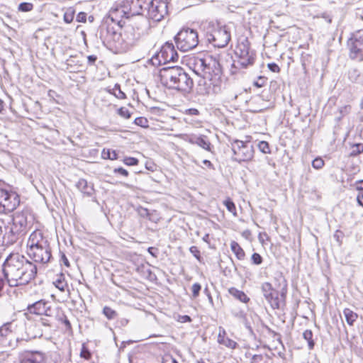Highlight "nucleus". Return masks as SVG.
Instances as JSON below:
<instances>
[{
	"instance_id": "10",
	"label": "nucleus",
	"mask_w": 363,
	"mask_h": 363,
	"mask_svg": "<svg viewBox=\"0 0 363 363\" xmlns=\"http://www.w3.org/2000/svg\"><path fill=\"white\" fill-rule=\"evenodd\" d=\"M148 18L159 22L167 14V3L164 0H152L147 4Z\"/></svg>"
},
{
	"instance_id": "1",
	"label": "nucleus",
	"mask_w": 363,
	"mask_h": 363,
	"mask_svg": "<svg viewBox=\"0 0 363 363\" xmlns=\"http://www.w3.org/2000/svg\"><path fill=\"white\" fill-rule=\"evenodd\" d=\"M2 271L11 287L25 286L33 280L38 272L35 264L18 253H11L5 259Z\"/></svg>"
},
{
	"instance_id": "13",
	"label": "nucleus",
	"mask_w": 363,
	"mask_h": 363,
	"mask_svg": "<svg viewBox=\"0 0 363 363\" xmlns=\"http://www.w3.org/2000/svg\"><path fill=\"white\" fill-rule=\"evenodd\" d=\"M28 311L30 313L52 318L55 315L57 308H52L50 302L41 299L31 305H28Z\"/></svg>"
},
{
	"instance_id": "39",
	"label": "nucleus",
	"mask_w": 363,
	"mask_h": 363,
	"mask_svg": "<svg viewBox=\"0 0 363 363\" xmlns=\"http://www.w3.org/2000/svg\"><path fill=\"white\" fill-rule=\"evenodd\" d=\"M74 16V10L72 8H69L66 10L64 13V21L66 23H70L72 22Z\"/></svg>"
},
{
	"instance_id": "63",
	"label": "nucleus",
	"mask_w": 363,
	"mask_h": 363,
	"mask_svg": "<svg viewBox=\"0 0 363 363\" xmlns=\"http://www.w3.org/2000/svg\"><path fill=\"white\" fill-rule=\"evenodd\" d=\"M357 201L359 206H363V194H359L357 196Z\"/></svg>"
},
{
	"instance_id": "51",
	"label": "nucleus",
	"mask_w": 363,
	"mask_h": 363,
	"mask_svg": "<svg viewBox=\"0 0 363 363\" xmlns=\"http://www.w3.org/2000/svg\"><path fill=\"white\" fill-rule=\"evenodd\" d=\"M124 163L128 166H135L138 164V160L135 157H125L123 160Z\"/></svg>"
},
{
	"instance_id": "40",
	"label": "nucleus",
	"mask_w": 363,
	"mask_h": 363,
	"mask_svg": "<svg viewBox=\"0 0 363 363\" xmlns=\"http://www.w3.org/2000/svg\"><path fill=\"white\" fill-rule=\"evenodd\" d=\"M363 152V144L362 143H357L354 144L352 147V151L350 152L351 156H357Z\"/></svg>"
},
{
	"instance_id": "7",
	"label": "nucleus",
	"mask_w": 363,
	"mask_h": 363,
	"mask_svg": "<svg viewBox=\"0 0 363 363\" xmlns=\"http://www.w3.org/2000/svg\"><path fill=\"white\" fill-rule=\"evenodd\" d=\"M233 160L239 163L251 161L254 157V147L250 142L234 140L231 143Z\"/></svg>"
},
{
	"instance_id": "47",
	"label": "nucleus",
	"mask_w": 363,
	"mask_h": 363,
	"mask_svg": "<svg viewBox=\"0 0 363 363\" xmlns=\"http://www.w3.org/2000/svg\"><path fill=\"white\" fill-rule=\"evenodd\" d=\"M55 286L60 290L61 291H65L66 287L67 286V283L64 279H58L55 281Z\"/></svg>"
},
{
	"instance_id": "12",
	"label": "nucleus",
	"mask_w": 363,
	"mask_h": 363,
	"mask_svg": "<svg viewBox=\"0 0 363 363\" xmlns=\"http://www.w3.org/2000/svg\"><path fill=\"white\" fill-rule=\"evenodd\" d=\"M27 254L35 262L48 263L52 257L48 243L33 248H28Z\"/></svg>"
},
{
	"instance_id": "60",
	"label": "nucleus",
	"mask_w": 363,
	"mask_h": 363,
	"mask_svg": "<svg viewBox=\"0 0 363 363\" xmlns=\"http://www.w3.org/2000/svg\"><path fill=\"white\" fill-rule=\"evenodd\" d=\"M186 113L191 116H197L199 115V111L196 108H189L186 110Z\"/></svg>"
},
{
	"instance_id": "41",
	"label": "nucleus",
	"mask_w": 363,
	"mask_h": 363,
	"mask_svg": "<svg viewBox=\"0 0 363 363\" xmlns=\"http://www.w3.org/2000/svg\"><path fill=\"white\" fill-rule=\"evenodd\" d=\"M33 8V5L28 2H22L18 5V10L22 12L30 11Z\"/></svg>"
},
{
	"instance_id": "42",
	"label": "nucleus",
	"mask_w": 363,
	"mask_h": 363,
	"mask_svg": "<svg viewBox=\"0 0 363 363\" xmlns=\"http://www.w3.org/2000/svg\"><path fill=\"white\" fill-rule=\"evenodd\" d=\"M257 146H258L259 150L263 153L268 154V153H270V152H271L269 143L266 141H260L258 143Z\"/></svg>"
},
{
	"instance_id": "4",
	"label": "nucleus",
	"mask_w": 363,
	"mask_h": 363,
	"mask_svg": "<svg viewBox=\"0 0 363 363\" xmlns=\"http://www.w3.org/2000/svg\"><path fill=\"white\" fill-rule=\"evenodd\" d=\"M277 280L281 286L280 292L275 290L269 282L262 284V293L273 309H279L285 306L286 294L287 292V282L281 274H279Z\"/></svg>"
},
{
	"instance_id": "59",
	"label": "nucleus",
	"mask_w": 363,
	"mask_h": 363,
	"mask_svg": "<svg viewBox=\"0 0 363 363\" xmlns=\"http://www.w3.org/2000/svg\"><path fill=\"white\" fill-rule=\"evenodd\" d=\"M265 82L264 78L259 77L258 80L254 83L255 86L257 87H262Z\"/></svg>"
},
{
	"instance_id": "3",
	"label": "nucleus",
	"mask_w": 363,
	"mask_h": 363,
	"mask_svg": "<svg viewBox=\"0 0 363 363\" xmlns=\"http://www.w3.org/2000/svg\"><path fill=\"white\" fill-rule=\"evenodd\" d=\"M160 77L164 86L183 93H189L194 86L193 79L179 66L162 68L160 71Z\"/></svg>"
},
{
	"instance_id": "29",
	"label": "nucleus",
	"mask_w": 363,
	"mask_h": 363,
	"mask_svg": "<svg viewBox=\"0 0 363 363\" xmlns=\"http://www.w3.org/2000/svg\"><path fill=\"white\" fill-rule=\"evenodd\" d=\"M21 363H47L43 353L37 352L31 357L24 359Z\"/></svg>"
},
{
	"instance_id": "43",
	"label": "nucleus",
	"mask_w": 363,
	"mask_h": 363,
	"mask_svg": "<svg viewBox=\"0 0 363 363\" xmlns=\"http://www.w3.org/2000/svg\"><path fill=\"white\" fill-rule=\"evenodd\" d=\"M80 357L88 360L91 358V354L89 349L85 346L84 344L82 345L81 351H80Z\"/></svg>"
},
{
	"instance_id": "53",
	"label": "nucleus",
	"mask_w": 363,
	"mask_h": 363,
	"mask_svg": "<svg viewBox=\"0 0 363 363\" xmlns=\"http://www.w3.org/2000/svg\"><path fill=\"white\" fill-rule=\"evenodd\" d=\"M113 173L116 174H120L121 175L125 177H127L128 176V172L123 167H118V168H115L113 169Z\"/></svg>"
},
{
	"instance_id": "50",
	"label": "nucleus",
	"mask_w": 363,
	"mask_h": 363,
	"mask_svg": "<svg viewBox=\"0 0 363 363\" xmlns=\"http://www.w3.org/2000/svg\"><path fill=\"white\" fill-rule=\"evenodd\" d=\"M118 114H119L121 116H122V117H123V118H126V119L130 118V116H131V114H130V113L129 112V111H128L127 108H124V107H121V108H120L118 110Z\"/></svg>"
},
{
	"instance_id": "45",
	"label": "nucleus",
	"mask_w": 363,
	"mask_h": 363,
	"mask_svg": "<svg viewBox=\"0 0 363 363\" xmlns=\"http://www.w3.org/2000/svg\"><path fill=\"white\" fill-rule=\"evenodd\" d=\"M201 290V286L199 283H195L192 285L191 291H192V298H196L199 296V293Z\"/></svg>"
},
{
	"instance_id": "57",
	"label": "nucleus",
	"mask_w": 363,
	"mask_h": 363,
	"mask_svg": "<svg viewBox=\"0 0 363 363\" xmlns=\"http://www.w3.org/2000/svg\"><path fill=\"white\" fill-rule=\"evenodd\" d=\"M138 213L142 217H147L149 216L148 210L142 207L138 209Z\"/></svg>"
},
{
	"instance_id": "61",
	"label": "nucleus",
	"mask_w": 363,
	"mask_h": 363,
	"mask_svg": "<svg viewBox=\"0 0 363 363\" xmlns=\"http://www.w3.org/2000/svg\"><path fill=\"white\" fill-rule=\"evenodd\" d=\"M148 252L155 257H157V249L150 247L147 249Z\"/></svg>"
},
{
	"instance_id": "19",
	"label": "nucleus",
	"mask_w": 363,
	"mask_h": 363,
	"mask_svg": "<svg viewBox=\"0 0 363 363\" xmlns=\"http://www.w3.org/2000/svg\"><path fill=\"white\" fill-rule=\"evenodd\" d=\"M46 243H48V241L44 238L41 230H36L30 235L27 246L28 248H33Z\"/></svg>"
},
{
	"instance_id": "36",
	"label": "nucleus",
	"mask_w": 363,
	"mask_h": 363,
	"mask_svg": "<svg viewBox=\"0 0 363 363\" xmlns=\"http://www.w3.org/2000/svg\"><path fill=\"white\" fill-rule=\"evenodd\" d=\"M233 315L242 320L243 322H245V327L250 331L252 332V329L251 328V326L247 323V319H246V314L245 313L244 311H237V312H233Z\"/></svg>"
},
{
	"instance_id": "34",
	"label": "nucleus",
	"mask_w": 363,
	"mask_h": 363,
	"mask_svg": "<svg viewBox=\"0 0 363 363\" xmlns=\"http://www.w3.org/2000/svg\"><path fill=\"white\" fill-rule=\"evenodd\" d=\"M313 337V334L311 330H306L303 333V337L304 340H306L307 341L309 350H312L315 345V342H314Z\"/></svg>"
},
{
	"instance_id": "25",
	"label": "nucleus",
	"mask_w": 363,
	"mask_h": 363,
	"mask_svg": "<svg viewBox=\"0 0 363 363\" xmlns=\"http://www.w3.org/2000/svg\"><path fill=\"white\" fill-rule=\"evenodd\" d=\"M246 357L250 358V363H271V359L267 354H252L248 352Z\"/></svg>"
},
{
	"instance_id": "58",
	"label": "nucleus",
	"mask_w": 363,
	"mask_h": 363,
	"mask_svg": "<svg viewBox=\"0 0 363 363\" xmlns=\"http://www.w3.org/2000/svg\"><path fill=\"white\" fill-rule=\"evenodd\" d=\"M97 60V57L96 55H91L87 57L88 64L90 65H94Z\"/></svg>"
},
{
	"instance_id": "5",
	"label": "nucleus",
	"mask_w": 363,
	"mask_h": 363,
	"mask_svg": "<svg viewBox=\"0 0 363 363\" xmlns=\"http://www.w3.org/2000/svg\"><path fill=\"white\" fill-rule=\"evenodd\" d=\"M206 40L214 47L224 48L230 40V32L225 26L216 21H208L203 24Z\"/></svg>"
},
{
	"instance_id": "28",
	"label": "nucleus",
	"mask_w": 363,
	"mask_h": 363,
	"mask_svg": "<svg viewBox=\"0 0 363 363\" xmlns=\"http://www.w3.org/2000/svg\"><path fill=\"white\" fill-rule=\"evenodd\" d=\"M54 316H55V319L65 325L66 330L69 332L72 330V325L69 320H68L67 317L62 313V311H60L57 308Z\"/></svg>"
},
{
	"instance_id": "27",
	"label": "nucleus",
	"mask_w": 363,
	"mask_h": 363,
	"mask_svg": "<svg viewBox=\"0 0 363 363\" xmlns=\"http://www.w3.org/2000/svg\"><path fill=\"white\" fill-rule=\"evenodd\" d=\"M229 294L236 299L239 300L242 303H247L250 301V298L243 292L236 288L232 287L228 289Z\"/></svg>"
},
{
	"instance_id": "24",
	"label": "nucleus",
	"mask_w": 363,
	"mask_h": 363,
	"mask_svg": "<svg viewBox=\"0 0 363 363\" xmlns=\"http://www.w3.org/2000/svg\"><path fill=\"white\" fill-rule=\"evenodd\" d=\"M254 53L250 50V45L247 40L242 42L238 45L235 50L236 56L240 58L241 57H247V55Z\"/></svg>"
},
{
	"instance_id": "18",
	"label": "nucleus",
	"mask_w": 363,
	"mask_h": 363,
	"mask_svg": "<svg viewBox=\"0 0 363 363\" xmlns=\"http://www.w3.org/2000/svg\"><path fill=\"white\" fill-rule=\"evenodd\" d=\"M4 234H2V244L9 245L13 244L17 240L18 235L22 233L21 230H17V228L14 225L11 227L6 226Z\"/></svg>"
},
{
	"instance_id": "15",
	"label": "nucleus",
	"mask_w": 363,
	"mask_h": 363,
	"mask_svg": "<svg viewBox=\"0 0 363 363\" xmlns=\"http://www.w3.org/2000/svg\"><path fill=\"white\" fill-rule=\"evenodd\" d=\"M183 139L190 144L196 145L206 151L210 152H213V146L211 143L208 138L205 135H184Z\"/></svg>"
},
{
	"instance_id": "16",
	"label": "nucleus",
	"mask_w": 363,
	"mask_h": 363,
	"mask_svg": "<svg viewBox=\"0 0 363 363\" xmlns=\"http://www.w3.org/2000/svg\"><path fill=\"white\" fill-rule=\"evenodd\" d=\"M139 37L140 33H136L133 26H126L125 30H123V33H113V38H117L118 39L121 38L122 40L125 42L127 46L133 45L138 40Z\"/></svg>"
},
{
	"instance_id": "8",
	"label": "nucleus",
	"mask_w": 363,
	"mask_h": 363,
	"mask_svg": "<svg viewBox=\"0 0 363 363\" xmlns=\"http://www.w3.org/2000/svg\"><path fill=\"white\" fill-rule=\"evenodd\" d=\"M178 59L179 55L174 45L167 42L162 46L160 52H157L152 55L150 62L153 66H160L162 64L177 62Z\"/></svg>"
},
{
	"instance_id": "62",
	"label": "nucleus",
	"mask_w": 363,
	"mask_h": 363,
	"mask_svg": "<svg viewBox=\"0 0 363 363\" xmlns=\"http://www.w3.org/2000/svg\"><path fill=\"white\" fill-rule=\"evenodd\" d=\"M356 184H357L356 189L358 191H363V179L357 181Z\"/></svg>"
},
{
	"instance_id": "46",
	"label": "nucleus",
	"mask_w": 363,
	"mask_h": 363,
	"mask_svg": "<svg viewBox=\"0 0 363 363\" xmlns=\"http://www.w3.org/2000/svg\"><path fill=\"white\" fill-rule=\"evenodd\" d=\"M324 165V160L320 157H316L312 161V166L316 169H321Z\"/></svg>"
},
{
	"instance_id": "22",
	"label": "nucleus",
	"mask_w": 363,
	"mask_h": 363,
	"mask_svg": "<svg viewBox=\"0 0 363 363\" xmlns=\"http://www.w3.org/2000/svg\"><path fill=\"white\" fill-rule=\"evenodd\" d=\"M76 187L84 194L91 196L94 194V189L91 184H89L84 179H80L76 184Z\"/></svg>"
},
{
	"instance_id": "35",
	"label": "nucleus",
	"mask_w": 363,
	"mask_h": 363,
	"mask_svg": "<svg viewBox=\"0 0 363 363\" xmlns=\"http://www.w3.org/2000/svg\"><path fill=\"white\" fill-rule=\"evenodd\" d=\"M101 157L104 160H115L118 158V154L116 150L104 149L101 152Z\"/></svg>"
},
{
	"instance_id": "30",
	"label": "nucleus",
	"mask_w": 363,
	"mask_h": 363,
	"mask_svg": "<svg viewBox=\"0 0 363 363\" xmlns=\"http://www.w3.org/2000/svg\"><path fill=\"white\" fill-rule=\"evenodd\" d=\"M230 249L239 260H242L245 259V251L237 242L234 240L231 241Z\"/></svg>"
},
{
	"instance_id": "32",
	"label": "nucleus",
	"mask_w": 363,
	"mask_h": 363,
	"mask_svg": "<svg viewBox=\"0 0 363 363\" xmlns=\"http://www.w3.org/2000/svg\"><path fill=\"white\" fill-rule=\"evenodd\" d=\"M55 319V317L52 316V318L47 317V316H42L40 318V319L38 320V322L35 324L34 327L38 328L40 325L51 328L52 326L54 320Z\"/></svg>"
},
{
	"instance_id": "14",
	"label": "nucleus",
	"mask_w": 363,
	"mask_h": 363,
	"mask_svg": "<svg viewBox=\"0 0 363 363\" xmlns=\"http://www.w3.org/2000/svg\"><path fill=\"white\" fill-rule=\"evenodd\" d=\"M13 321L4 323L0 326V345L4 347H11L13 346V340L14 338Z\"/></svg>"
},
{
	"instance_id": "9",
	"label": "nucleus",
	"mask_w": 363,
	"mask_h": 363,
	"mask_svg": "<svg viewBox=\"0 0 363 363\" xmlns=\"http://www.w3.org/2000/svg\"><path fill=\"white\" fill-rule=\"evenodd\" d=\"M349 57L358 62L363 61V29L352 33L347 41Z\"/></svg>"
},
{
	"instance_id": "52",
	"label": "nucleus",
	"mask_w": 363,
	"mask_h": 363,
	"mask_svg": "<svg viewBox=\"0 0 363 363\" xmlns=\"http://www.w3.org/2000/svg\"><path fill=\"white\" fill-rule=\"evenodd\" d=\"M189 251L198 260H200L201 254L197 247L191 246Z\"/></svg>"
},
{
	"instance_id": "26",
	"label": "nucleus",
	"mask_w": 363,
	"mask_h": 363,
	"mask_svg": "<svg viewBox=\"0 0 363 363\" xmlns=\"http://www.w3.org/2000/svg\"><path fill=\"white\" fill-rule=\"evenodd\" d=\"M130 14L132 16L141 14L143 6L142 4L143 0H129Z\"/></svg>"
},
{
	"instance_id": "20",
	"label": "nucleus",
	"mask_w": 363,
	"mask_h": 363,
	"mask_svg": "<svg viewBox=\"0 0 363 363\" xmlns=\"http://www.w3.org/2000/svg\"><path fill=\"white\" fill-rule=\"evenodd\" d=\"M108 18L112 22L116 23L120 27H123L125 23L123 20V18H125V13L123 12L118 5L111 8L109 11Z\"/></svg>"
},
{
	"instance_id": "56",
	"label": "nucleus",
	"mask_w": 363,
	"mask_h": 363,
	"mask_svg": "<svg viewBox=\"0 0 363 363\" xmlns=\"http://www.w3.org/2000/svg\"><path fill=\"white\" fill-rule=\"evenodd\" d=\"M77 21L78 22L84 23L86 21V13L84 12H79L77 16Z\"/></svg>"
},
{
	"instance_id": "37",
	"label": "nucleus",
	"mask_w": 363,
	"mask_h": 363,
	"mask_svg": "<svg viewBox=\"0 0 363 363\" xmlns=\"http://www.w3.org/2000/svg\"><path fill=\"white\" fill-rule=\"evenodd\" d=\"M103 314L108 319L113 320L116 318L117 313L116 311L112 309L111 307L105 306L103 308Z\"/></svg>"
},
{
	"instance_id": "17",
	"label": "nucleus",
	"mask_w": 363,
	"mask_h": 363,
	"mask_svg": "<svg viewBox=\"0 0 363 363\" xmlns=\"http://www.w3.org/2000/svg\"><path fill=\"white\" fill-rule=\"evenodd\" d=\"M28 216L27 211L15 213L12 218V225L21 232L26 231L28 227Z\"/></svg>"
},
{
	"instance_id": "33",
	"label": "nucleus",
	"mask_w": 363,
	"mask_h": 363,
	"mask_svg": "<svg viewBox=\"0 0 363 363\" xmlns=\"http://www.w3.org/2000/svg\"><path fill=\"white\" fill-rule=\"evenodd\" d=\"M108 92L119 99L126 98L125 94L121 89V86L118 84H116L112 89L108 90Z\"/></svg>"
},
{
	"instance_id": "55",
	"label": "nucleus",
	"mask_w": 363,
	"mask_h": 363,
	"mask_svg": "<svg viewBox=\"0 0 363 363\" xmlns=\"http://www.w3.org/2000/svg\"><path fill=\"white\" fill-rule=\"evenodd\" d=\"M267 67L269 69L273 72L277 73L280 71L279 67L274 62L269 63Z\"/></svg>"
},
{
	"instance_id": "38",
	"label": "nucleus",
	"mask_w": 363,
	"mask_h": 363,
	"mask_svg": "<svg viewBox=\"0 0 363 363\" xmlns=\"http://www.w3.org/2000/svg\"><path fill=\"white\" fill-rule=\"evenodd\" d=\"M118 6L122 9L123 12L125 13V18H129L132 15L130 14V11H129L130 2L129 0H125L122 1Z\"/></svg>"
},
{
	"instance_id": "23",
	"label": "nucleus",
	"mask_w": 363,
	"mask_h": 363,
	"mask_svg": "<svg viewBox=\"0 0 363 363\" xmlns=\"http://www.w3.org/2000/svg\"><path fill=\"white\" fill-rule=\"evenodd\" d=\"M247 56V57H241L238 58V61L234 62L233 66H234L236 68H247L248 67V66L252 65L255 62V53L248 55Z\"/></svg>"
},
{
	"instance_id": "64",
	"label": "nucleus",
	"mask_w": 363,
	"mask_h": 363,
	"mask_svg": "<svg viewBox=\"0 0 363 363\" xmlns=\"http://www.w3.org/2000/svg\"><path fill=\"white\" fill-rule=\"evenodd\" d=\"M203 163L206 165L207 167H208L209 168H213V164L211 162V161L208 160H204L203 161Z\"/></svg>"
},
{
	"instance_id": "2",
	"label": "nucleus",
	"mask_w": 363,
	"mask_h": 363,
	"mask_svg": "<svg viewBox=\"0 0 363 363\" xmlns=\"http://www.w3.org/2000/svg\"><path fill=\"white\" fill-rule=\"evenodd\" d=\"M194 72L201 76L206 85L205 92L216 93L222 82V69L219 62L212 56L199 58L194 64Z\"/></svg>"
},
{
	"instance_id": "49",
	"label": "nucleus",
	"mask_w": 363,
	"mask_h": 363,
	"mask_svg": "<svg viewBox=\"0 0 363 363\" xmlns=\"http://www.w3.org/2000/svg\"><path fill=\"white\" fill-rule=\"evenodd\" d=\"M251 259L252 263L256 265L261 264L263 260L262 256L257 252L252 254Z\"/></svg>"
},
{
	"instance_id": "21",
	"label": "nucleus",
	"mask_w": 363,
	"mask_h": 363,
	"mask_svg": "<svg viewBox=\"0 0 363 363\" xmlns=\"http://www.w3.org/2000/svg\"><path fill=\"white\" fill-rule=\"evenodd\" d=\"M218 342L220 345H223L226 347L232 350L235 349L238 346V343L235 341L230 339L228 337H226V332L222 327L219 328Z\"/></svg>"
},
{
	"instance_id": "54",
	"label": "nucleus",
	"mask_w": 363,
	"mask_h": 363,
	"mask_svg": "<svg viewBox=\"0 0 363 363\" xmlns=\"http://www.w3.org/2000/svg\"><path fill=\"white\" fill-rule=\"evenodd\" d=\"M60 262L63 263L67 267H69L70 266V264H69V262L67 259V257H66L65 254L62 252H60Z\"/></svg>"
},
{
	"instance_id": "48",
	"label": "nucleus",
	"mask_w": 363,
	"mask_h": 363,
	"mask_svg": "<svg viewBox=\"0 0 363 363\" xmlns=\"http://www.w3.org/2000/svg\"><path fill=\"white\" fill-rule=\"evenodd\" d=\"M135 123L137 125H139L140 127H147L148 125V121L147 120L144 118V117H138L135 119Z\"/></svg>"
},
{
	"instance_id": "11",
	"label": "nucleus",
	"mask_w": 363,
	"mask_h": 363,
	"mask_svg": "<svg viewBox=\"0 0 363 363\" xmlns=\"http://www.w3.org/2000/svg\"><path fill=\"white\" fill-rule=\"evenodd\" d=\"M18 195L13 191L0 189V213H6L13 211L19 205Z\"/></svg>"
},
{
	"instance_id": "31",
	"label": "nucleus",
	"mask_w": 363,
	"mask_h": 363,
	"mask_svg": "<svg viewBox=\"0 0 363 363\" xmlns=\"http://www.w3.org/2000/svg\"><path fill=\"white\" fill-rule=\"evenodd\" d=\"M343 314L345 315L346 322L350 325H353L354 323L358 318L357 314L350 308H345L343 311Z\"/></svg>"
},
{
	"instance_id": "6",
	"label": "nucleus",
	"mask_w": 363,
	"mask_h": 363,
	"mask_svg": "<svg viewBox=\"0 0 363 363\" xmlns=\"http://www.w3.org/2000/svg\"><path fill=\"white\" fill-rule=\"evenodd\" d=\"M175 43L179 50L186 52L195 48L199 44L196 30L191 28L182 29L174 37Z\"/></svg>"
},
{
	"instance_id": "44",
	"label": "nucleus",
	"mask_w": 363,
	"mask_h": 363,
	"mask_svg": "<svg viewBox=\"0 0 363 363\" xmlns=\"http://www.w3.org/2000/svg\"><path fill=\"white\" fill-rule=\"evenodd\" d=\"M224 204L225 206V207L227 208V209L233 213L234 215L236 214V208H235V203L233 202V201H231L230 199H227L226 201H224Z\"/></svg>"
}]
</instances>
